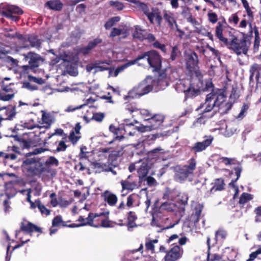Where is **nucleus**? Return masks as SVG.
I'll return each instance as SVG.
<instances>
[{"label":"nucleus","mask_w":261,"mask_h":261,"mask_svg":"<svg viewBox=\"0 0 261 261\" xmlns=\"http://www.w3.org/2000/svg\"><path fill=\"white\" fill-rule=\"evenodd\" d=\"M59 165V161L55 156H50L45 162H42L41 158H27L23 161L21 168L29 176L54 177L57 174L54 167Z\"/></svg>","instance_id":"1"},{"label":"nucleus","mask_w":261,"mask_h":261,"mask_svg":"<svg viewBox=\"0 0 261 261\" xmlns=\"http://www.w3.org/2000/svg\"><path fill=\"white\" fill-rule=\"evenodd\" d=\"M226 96L220 91H213L207 95L205 102L201 104L197 110L201 109L202 115L204 117L213 116L214 112L209 115L206 114L213 110H214L215 112L218 110H221L222 113H226L232 107L231 103L226 102Z\"/></svg>","instance_id":"2"},{"label":"nucleus","mask_w":261,"mask_h":261,"mask_svg":"<svg viewBox=\"0 0 261 261\" xmlns=\"http://www.w3.org/2000/svg\"><path fill=\"white\" fill-rule=\"evenodd\" d=\"M136 60V63L139 65L143 64V62H140L141 61H146L153 71H158L161 69L162 66L161 57L154 50L145 52L138 56Z\"/></svg>","instance_id":"3"},{"label":"nucleus","mask_w":261,"mask_h":261,"mask_svg":"<svg viewBox=\"0 0 261 261\" xmlns=\"http://www.w3.org/2000/svg\"><path fill=\"white\" fill-rule=\"evenodd\" d=\"M163 117L160 115H153L152 117L148 119L147 122H145V124H141L140 126L134 127V124L132 123H127V120L124 119V121L125 123V126H124V130L126 132V129L128 127H133L134 129H137L138 131L141 132H145L147 131H151L154 129L159 128L163 122Z\"/></svg>","instance_id":"4"},{"label":"nucleus","mask_w":261,"mask_h":261,"mask_svg":"<svg viewBox=\"0 0 261 261\" xmlns=\"http://www.w3.org/2000/svg\"><path fill=\"white\" fill-rule=\"evenodd\" d=\"M154 83L153 77L147 76L145 79L129 91L128 96L135 98L148 93L152 90Z\"/></svg>","instance_id":"5"},{"label":"nucleus","mask_w":261,"mask_h":261,"mask_svg":"<svg viewBox=\"0 0 261 261\" xmlns=\"http://www.w3.org/2000/svg\"><path fill=\"white\" fill-rule=\"evenodd\" d=\"M188 163V165H177L175 167V177L179 181L185 180L196 169L197 163L194 158L190 159Z\"/></svg>","instance_id":"6"},{"label":"nucleus","mask_w":261,"mask_h":261,"mask_svg":"<svg viewBox=\"0 0 261 261\" xmlns=\"http://www.w3.org/2000/svg\"><path fill=\"white\" fill-rule=\"evenodd\" d=\"M250 43L245 38L238 39L234 38L228 44H226L228 47L232 50L237 55L241 54L247 55Z\"/></svg>","instance_id":"7"},{"label":"nucleus","mask_w":261,"mask_h":261,"mask_svg":"<svg viewBox=\"0 0 261 261\" xmlns=\"http://www.w3.org/2000/svg\"><path fill=\"white\" fill-rule=\"evenodd\" d=\"M183 253V248L178 245H175L168 250L163 260L164 261H177L182 257Z\"/></svg>","instance_id":"8"},{"label":"nucleus","mask_w":261,"mask_h":261,"mask_svg":"<svg viewBox=\"0 0 261 261\" xmlns=\"http://www.w3.org/2000/svg\"><path fill=\"white\" fill-rule=\"evenodd\" d=\"M202 82L198 78L192 80L190 86L184 90L187 96L192 97L198 95L202 87Z\"/></svg>","instance_id":"9"},{"label":"nucleus","mask_w":261,"mask_h":261,"mask_svg":"<svg viewBox=\"0 0 261 261\" xmlns=\"http://www.w3.org/2000/svg\"><path fill=\"white\" fill-rule=\"evenodd\" d=\"M21 231H24L29 234H31L33 232L42 233V229L40 227L25 220H23V221L21 222L20 229L16 231V236H17L18 232H20Z\"/></svg>","instance_id":"10"},{"label":"nucleus","mask_w":261,"mask_h":261,"mask_svg":"<svg viewBox=\"0 0 261 261\" xmlns=\"http://www.w3.org/2000/svg\"><path fill=\"white\" fill-rule=\"evenodd\" d=\"M23 56L26 60L30 59L29 66L25 65L22 67L24 70H27L30 67L31 68L37 67L39 66L40 62L43 61V59L40 55L33 52H30L27 55L24 54Z\"/></svg>","instance_id":"11"},{"label":"nucleus","mask_w":261,"mask_h":261,"mask_svg":"<svg viewBox=\"0 0 261 261\" xmlns=\"http://www.w3.org/2000/svg\"><path fill=\"white\" fill-rule=\"evenodd\" d=\"M163 149L160 148H155L151 151H146L145 148H143L140 151L138 152L137 154L140 155H144V157L140 159V161H145L147 162L152 159H156L160 157V154Z\"/></svg>","instance_id":"12"},{"label":"nucleus","mask_w":261,"mask_h":261,"mask_svg":"<svg viewBox=\"0 0 261 261\" xmlns=\"http://www.w3.org/2000/svg\"><path fill=\"white\" fill-rule=\"evenodd\" d=\"M182 13L184 14L187 21L191 23L195 28L196 31L198 33H202L200 23L192 16V14L190 13L189 8L188 7L185 8Z\"/></svg>","instance_id":"13"},{"label":"nucleus","mask_w":261,"mask_h":261,"mask_svg":"<svg viewBox=\"0 0 261 261\" xmlns=\"http://www.w3.org/2000/svg\"><path fill=\"white\" fill-rule=\"evenodd\" d=\"M213 187L210 191H208L206 193L207 197L210 196L212 194H213L216 191H222L224 189L225 183L224 180L222 178H219L214 179V182L212 183Z\"/></svg>","instance_id":"14"},{"label":"nucleus","mask_w":261,"mask_h":261,"mask_svg":"<svg viewBox=\"0 0 261 261\" xmlns=\"http://www.w3.org/2000/svg\"><path fill=\"white\" fill-rule=\"evenodd\" d=\"M138 218L137 215L134 211H129L127 213V223L126 226L128 230L137 226L136 221Z\"/></svg>","instance_id":"15"},{"label":"nucleus","mask_w":261,"mask_h":261,"mask_svg":"<svg viewBox=\"0 0 261 261\" xmlns=\"http://www.w3.org/2000/svg\"><path fill=\"white\" fill-rule=\"evenodd\" d=\"M136 63V59L129 61L128 63L121 66L119 67H118L116 69H111L109 70V76H117L118 74L123 71L125 69L127 68L128 67L134 65Z\"/></svg>","instance_id":"16"},{"label":"nucleus","mask_w":261,"mask_h":261,"mask_svg":"<svg viewBox=\"0 0 261 261\" xmlns=\"http://www.w3.org/2000/svg\"><path fill=\"white\" fill-rule=\"evenodd\" d=\"M105 201L107 202L110 206H114L117 202L118 198L117 196L108 191H106L102 194Z\"/></svg>","instance_id":"17"},{"label":"nucleus","mask_w":261,"mask_h":261,"mask_svg":"<svg viewBox=\"0 0 261 261\" xmlns=\"http://www.w3.org/2000/svg\"><path fill=\"white\" fill-rule=\"evenodd\" d=\"M206 243L207 245V261H224L222 255L215 253L211 254L210 253V238L207 237L206 239Z\"/></svg>","instance_id":"18"},{"label":"nucleus","mask_w":261,"mask_h":261,"mask_svg":"<svg viewBox=\"0 0 261 261\" xmlns=\"http://www.w3.org/2000/svg\"><path fill=\"white\" fill-rule=\"evenodd\" d=\"M3 109L5 110V115L6 116L5 118H4V120H12L17 114L16 107L14 106H10L7 107L3 108L0 110Z\"/></svg>","instance_id":"19"},{"label":"nucleus","mask_w":261,"mask_h":261,"mask_svg":"<svg viewBox=\"0 0 261 261\" xmlns=\"http://www.w3.org/2000/svg\"><path fill=\"white\" fill-rule=\"evenodd\" d=\"M41 113H42V124H45L42 127L49 128L51 123L54 122L53 117L49 113H46L44 111H41Z\"/></svg>","instance_id":"20"},{"label":"nucleus","mask_w":261,"mask_h":261,"mask_svg":"<svg viewBox=\"0 0 261 261\" xmlns=\"http://www.w3.org/2000/svg\"><path fill=\"white\" fill-rule=\"evenodd\" d=\"M0 9L3 10H5L7 13L21 14L23 13L22 10L19 7L14 5H2L0 6Z\"/></svg>","instance_id":"21"},{"label":"nucleus","mask_w":261,"mask_h":261,"mask_svg":"<svg viewBox=\"0 0 261 261\" xmlns=\"http://www.w3.org/2000/svg\"><path fill=\"white\" fill-rule=\"evenodd\" d=\"M117 150L110 151L109 155V161L111 163H113L117 160L118 158L121 156L124 153V148H117Z\"/></svg>","instance_id":"22"},{"label":"nucleus","mask_w":261,"mask_h":261,"mask_svg":"<svg viewBox=\"0 0 261 261\" xmlns=\"http://www.w3.org/2000/svg\"><path fill=\"white\" fill-rule=\"evenodd\" d=\"M128 110L131 113L134 112H139L141 116L144 119L145 122H147L148 119H150V118L153 116L151 112L147 109H143L138 110L136 109H130L128 108Z\"/></svg>","instance_id":"23"},{"label":"nucleus","mask_w":261,"mask_h":261,"mask_svg":"<svg viewBox=\"0 0 261 261\" xmlns=\"http://www.w3.org/2000/svg\"><path fill=\"white\" fill-rule=\"evenodd\" d=\"M260 69L259 65L255 64L251 66L250 69V79L255 76L258 83H261V77H259V70Z\"/></svg>","instance_id":"24"},{"label":"nucleus","mask_w":261,"mask_h":261,"mask_svg":"<svg viewBox=\"0 0 261 261\" xmlns=\"http://www.w3.org/2000/svg\"><path fill=\"white\" fill-rule=\"evenodd\" d=\"M100 42L101 41L99 39H95L93 41L90 42L86 47L80 49L79 53L83 54L84 55L87 54L92 48L94 47Z\"/></svg>","instance_id":"25"},{"label":"nucleus","mask_w":261,"mask_h":261,"mask_svg":"<svg viewBox=\"0 0 261 261\" xmlns=\"http://www.w3.org/2000/svg\"><path fill=\"white\" fill-rule=\"evenodd\" d=\"M149 167L148 162H143L140 167L138 169V173L140 178H143L146 176L149 171Z\"/></svg>","instance_id":"26"},{"label":"nucleus","mask_w":261,"mask_h":261,"mask_svg":"<svg viewBox=\"0 0 261 261\" xmlns=\"http://www.w3.org/2000/svg\"><path fill=\"white\" fill-rule=\"evenodd\" d=\"M203 207V205L200 204H198L195 206V213L191 216V218L193 219L194 223H197L199 221Z\"/></svg>","instance_id":"27"},{"label":"nucleus","mask_w":261,"mask_h":261,"mask_svg":"<svg viewBox=\"0 0 261 261\" xmlns=\"http://www.w3.org/2000/svg\"><path fill=\"white\" fill-rule=\"evenodd\" d=\"M46 5L50 9L59 11L62 8V4L59 0H51L46 3Z\"/></svg>","instance_id":"28"},{"label":"nucleus","mask_w":261,"mask_h":261,"mask_svg":"<svg viewBox=\"0 0 261 261\" xmlns=\"http://www.w3.org/2000/svg\"><path fill=\"white\" fill-rule=\"evenodd\" d=\"M121 185L122 186V190H128L129 191H133L136 189L138 186L135 181L129 182L127 180H121Z\"/></svg>","instance_id":"29"},{"label":"nucleus","mask_w":261,"mask_h":261,"mask_svg":"<svg viewBox=\"0 0 261 261\" xmlns=\"http://www.w3.org/2000/svg\"><path fill=\"white\" fill-rule=\"evenodd\" d=\"M146 32L142 30L139 26L135 27V30L133 33V37L139 40H144L145 38Z\"/></svg>","instance_id":"30"},{"label":"nucleus","mask_w":261,"mask_h":261,"mask_svg":"<svg viewBox=\"0 0 261 261\" xmlns=\"http://www.w3.org/2000/svg\"><path fill=\"white\" fill-rule=\"evenodd\" d=\"M216 35L226 45L228 44L227 39L223 36V27L221 24H218L216 28Z\"/></svg>","instance_id":"31"},{"label":"nucleus","mask_w":261,"mask_h":261,"mask_svg":"<svg viewBox=\"0 0 261 261\" xmlns=\"http://www.w3.org/2000/svg\"><path fill=\"white\" fill-rule=\"evenodd\" d=\"M164 18L168 23L170 27L173 28L174 25L177 27L176 21L172 13L166 12L164 14Z\"/></svg>","instance_id":"32"},{"label":"nucleus","mask_w":261,"mask_h":261,"mask_svg":"<svg viewBox=\"0 0 261 261\" xmlns=\"http://www.w3.org/2000/svg\"><path fill=\"white\" fill-rule=\"evenodd\" d=\"M213 140V137L211 136H205L204 140L202 142L196 143L195 147H208L211 145Z\"/></svg>","instance_id":"33"},{"label":"nucleus","mask_w":261,"mask_h":261,"mask_svg":"<svg viewBox=\"0 0 261 261\" xmlns=\"http://www.w3.org/2000/svg\"><path fill=\"white\" fill-rule=\"evenodd\" d=\"M196 64L197 61L193 58V56H191L187 62V67L191 72L192 71V68H193L195 71L196 75L198 76V72L197 71V67Z\"/></svg>","instance_id":"34"},{"label":"nucleus","mask_w":261,"mask_h":261,"mask_svg":"<svg viewBox=\"0 0 261 261\" xmlns=\"http://www.w3.org/2000/svg\"><path fill=\"white\" fill-rule=\"evenodd\" d=\"M62 226L63 227H66L68 225L66 224V222L63 221L61 216L58 215L54 217L52 220V226L57 227L59 226Z\"/></svg>","instance_id":"35"},{"label":"nucleus","mask_w":261,"mask_h":261,"mask_svg":"<svg viewBox=\"0 0 261 261\" xmlns=\"http://www.w3.org/2000/svg\"><path fill=\"white\" fill-rule=\"evenodd\" d=\"M80 149L81 158L87 159L94 154V150H91V148H80Z\"/></svg>","instance_id":"36"},{"label":"nucleus","mask_w":261,"mask_h":261,"mask_svg":"<svg viewBox=\"0 0 261 261\" xmlns=\"http://www.w3.org/2000/svg\"><path fill=\"white\" fill-rule=\"evenodd\" d=\"M35 202L36 203L37 207L39 210L40 213L42 215L44 214L46 216H48L50 214V210L47 209L43 204H42L40 200L38 199L36 200Z\"/></svg>","instance_id":"37"},{"label":"nucleus","mask_w":261,"mask_h":261,"mask_svg":"<svg viewBox=\"0 0 261 261\" xmlns=\"http://www.w3.org/2000/svg\"><path fill=\"white\" fill-rule=\"evenodd\" d=\"M102 216H105L104 213H100L99 214L96 213L93 214L92 213H90L88 215V217L86 218L87 225L93 226L94 225H93V222L94 219L96 217H98Z\"/></svg>","instance_id":"38"},{"label":"nucleus","mask_w":261,"mask_h":261,"mask_svg":"<svg viewBox=\"0 0 261 261\" xmlns=\"http://www.w3.org/2000/svg\"><path fill=\"white\" fill-rule=\"evenodd\" d=\"M252 199V196L251 194L244 192L241 195L239 202L240 204L243 205L248 201L251 200Z\"/></svg>","instance_id":"39"},{"label":"nucleus","mask_w":261,"mask_h":261,"mask_svg":"<svg viewBox=\"0 0 261 261\" xmlns=\"http://www.w3.org/2000/svg\"><path fill=\"white\" fill-rule=\"evenodd\" d=\"M260 46V37L258 31L256 30L254 31V41L253 45L254 51H257Z\"/></svg>","instance_id":"40"},{"label":"nucleus","mask_w":261,"mask_h":261,"mask_svg":"<svg viewBox=\"0 0 261 261\" xmlns=\"http://www.w3.org/2000/svg\"><path fill=\"white\" fill-rule=\"evenodd\" d=\"M233 170L235 172V174H236L237 177L236 179L231 180V182L229 184V185L232 186L233 187H235L234 184L240 178L242 169L241 167L237 166L236 167H234L233 168Z\"/></svg>","instance_id":"41"},{"label":"nucleus","mask_w":261,"mask_h":261,"mask_svg":"<svg viewBox=\"0 0 261 261\" xmlns=\"http://www.w3.org/2000/svg\"><path fill=\"white\" fill-rule=\"evenodd\" d=\"M93 69L95 70V72H97V71H101L103 70H108V68L102 67V66H95V65H93L92 64L88 65L86 66V70L89 72H91Z\"/></svg>","instance_id":"42"},{"label":"nucleus","mask_w":261,"mask_h":261,"mask_svg":"<svg viewBox=\"0 0 261 261\" xmlns=\"http://www.w3.org/2000/svg\"><path fill=\"white\" fill-rule=\"evenodd\" d=\"M48 150L47 148H36L33 151L25 153V156L28 157L33 155H37L45 151Z\"/></svg>","instance_id":"43"},{"label":"nucleus","mask_w":261,"mask_h":261,"mask_svg":"<svg viewBox=\"0 0 261 261\" xmlns=\"http://www.w3.org/2000/svg\"><path fill=\"white\" fill-rule=\"evenodd\" d=\"M31 46L33 47H39L41 44V41L35 36H32L29 38Z\"/></svg>","instance_id":"44"},{"label":"nucleus","mask_w":261,"mask_h":261,"mask_svg":"<svg viewBox=\"0 0 261 261\" xmlns=\"http://www.w3.org/2000/svg\"><path fill=\"white\" fill-rule=\"evenodd\" d=\"M120 20L119 17H114L109 20L105 24V27L106 29H110L115 23Z\"/></svg>","instance_id":"45"},{"label":"nucleus","mask_w":261,"mask_h":261,"mask_svg":"<svg viewBox=\"0 0 261 261\" xmlns=\"http://www.w3.org/2000/svg\"><path fill=\"white\" fill-rule=\"evenodd\" d=\"M137 195L135 193L129 195L127 198V202L126 206L128 208H130L134 206V202L137 197Z\"/></svg>","instance_id":"46"},{"label":"nucleus","mask_w":261,"mask_h":261,"mask_svg":"<svg viewBox=\"0 0 261 261\" xmlns=\"http://www.w3.org/2000/svg\"><path fill=\"white\" fill-rule=\"evenodd\" d=\"M78 221L80 222V224H71L70 225H69L68 227H71V228H74V227H80L84 225H87V221L86 218H84L83 216H80L78 220Z\"/></svg>","instance_id":"47"},{"label":"nucleus","mask_w":261,"mask_h":261,"mask_svg":"<svg viewBox=\"0 0 261 261\" xmlns=\"http://www.w3.org/2000/svg\"><path fill=\"white\" fill-rule=\"evenodd\" d=\"M172 191L169 188H167L163 196V199L168 200H173L174 197L172 196Z\"/></svg>","instance_id":"48"},{"label":"nucleus","mask_w":261,"mask_h":261,"mask_svg":"<svg viewBox=\"0 0 261 261\" xmlns=\"http://www.w3.org/2000/svg\"><path fill=\"white\" fill-rule=\"evenodd\" d=\"M74 169L76 171H77L79 172L83 171L85 170H87L88 171V173H90V169L86 167L85 165L81 162L75 164L74 166Z\"/></svg>","instance_id":"49"},{"label":"nucleus","mask_w":261,"mask_h":261,"mask_svg":"<svg viewBox=\"0 0 261 261\" xmlns=\"http://www.w3.org/2000/svg\"><path fill=\"white\" fill-rule=\"evenodd\" d=\"M105 117V114L103 113H95L93 114L92 119L97 122H101Z\"/></svg>","instance_id":"50"},{"label":"nucleus","mask_w":261,"mask_h":261,"mask_svg":"<svg viewBox=\"0 0 261 261\" xmlns=\"http://www.w3.org/2000/svg\"><path fill=\"white\" fill-rule=\"evenodd\" d=\"M261 254V246L254 252H252L249 255V258L246 261H253L257 256L258 255Z\"/></svg>","instance_id":"51"},{"label":"nucleus","mask_w":261,"mask_h":261,"mask_svg":"<svg viewBox=\"0 0 261 261\" xmlns=\"http://www.w3.org/2000/svg\"><path fill=\"white\" fill-rule=\"evenodd\" d=\"M254 213L255 214V221L259 222L261 221V206L256 207L254 210Z\"/></svg>","instance_id":"52"},{"label":"nucleus","mask_w":261,"mask_h":261,"mask_svg":"<svg viewBox=\"0 0 261 261\" xmlns=\"http://www.w3.org/2000/svg\"><path fill=\"white\" fill-rule=\"evenodd\" d=\"M80 138L81 136L75 135L74 132H71L69 136V139L73 145H74Z\"/></svg>","instance_id":"53"},{"label":"nucleus","mask_w":261,"mask_h":261,"mask_svg":"<svg viewBox=\"0 0 261 261\" xmlns=\"http://www.w3.org/2000/svg\"><path fill=\"white\" fill-rule=\"evenodd\" d=\"M226 237V232L223 230H218L215 233V243H217L218 238L219 237L221 239H224Z\"/></svg>","instance_id":"54"},{"label":"nucleus","mask_w":261,"mask_h":261,"mask_svg":"<svg viewBox=\"0 0 261 261\" xmlns=\"http://www.w3.org/2000/svg\"><path fill=\"white\" fill-rule=\"evenodd\" d=\"M101 224L100 225H93V226L95 227H110L111 226L110 225V221L108 219H101Z\"/></svg>","instance_id":"55"},{"label":"nucleus","mask_w":261,"mask_h":261,"mask_svg":"<svg viewBox=\"0 0 261 261\" xmlns=\"http://www.w3.org/2000/svg\"><path fill=\"white\" fill-rule=\"evenodd\" d=\"M207 15L209 21L212 23H215L217 21L218 17L217 14L215 13H208Z\"/></svg>","instance_id":"56"},{"label":"nucleus","mask_w":261,"mask_h":261,"mask_svg":"<svg viewBox=\"0 0 261 261\" xmlns=\"http://www.w3.org/2000/svg\"><path fill=\"white\" fill-rule=\"evenodd\" d=\"M239 20V17L237 14H232L228 19V21L230 23H233L234 25L238 24Z\"/></svg>","instance_id":"57"},{"label":"nucleus","mask_w":261,"mask_h":261,"mask_svg":"<svg viewBox=\"0 0 261 261\" xmlns=\"http://www.w3.org/2000/svg\"><path fill=\"white\" fill-rule=\"evenodd\" d=\"M22 87L26 88L30 91H34L37 89V86L32 85L29 82H24L23 83Z\"/></svg>","instance_id":"58"},{"label":"nucleus","mask_w":261,"mask_h":261,"mask_svg":"<svg viewBox=\"0 0 261 261\" xmlns=\"http://www.w3.org/2000/svg\"><path fill=\"white\" fill-rule=\"evenodd\" d=\"M86 106V104L81 105L77 107H73L72 106H69L67 107V108L65 109V112H73L76 110L80 109L82 108H83L84 106Z\"/></svg>","instance_id":"59"},{"label":"nucleus","mask_w":261,"mask_h":261,"mask_svg":"<svg viewBox=\"0 0 261 261\" xmlns=\"http://www.w3.org/2000/svg\"><path fill=\"white\" fill-rule=\"evenodd\" d=\"M72 202V200H66L63 198H60L59 201V205L61 207H65L70 204Z\"/></svg>","instance_id":"60"},{"label":"nucleus","mask_w":261,"mask_h":261,"mask_svg":"<svg viewBox=\"0 0 261 261\" xmlns=\"http://www.w3.org/2000/svg\"><path fill=\"white\" fill-rule=\"evenodd\" d=\"M145 246L146 249L147 251H151L152 253L154 252V245L153 244V241H148L146 242Z\"/></svg>","instance_id":"61"},{"label":"nucleus","mask_w":261,"mask_h":261,"mask_svg":"<svg viewBox=\"0 0 261 261\" xmlns=\"http://www.w3.org/2000/svg\"><path fill=\"white\" fill-rule=\"evenodd\" d=\"M14 96L13 94H8L3 95L0 93V100L9 101Z\"/></svg>","instance_id":"62"},{"label":"nucleus","mask_w":261,"mask_h":261,"mask_svg":"<svg viewBox=\"0 0 261 261\" xmlns=\"http://www.w3.org/2000/svg\"><path fill=\"white\" fill-rule=\"evenodd\" d=\"M2 14L3 15H5L7 17L10 18L14 21H18L19 18L18 16H13L12 15V14L11 15V14L7 13V12L5 10L2 11Z\"/></svg>","instance_id":"63"},{"label":"nucleus","mask_w":261,"mask_h":261,"mask_svg":"<svg viewBox=\"0 0 261 261\" xmlns=\"http://www.w3.org/2000/svg\"><path fill=\"white\" fill-rule=\"evenodd\" d=\"M122 30L117 28H113L110 37H114L115 36H118L121 34Z\"/></svg>","instance_id":"64"}]
</instances>
